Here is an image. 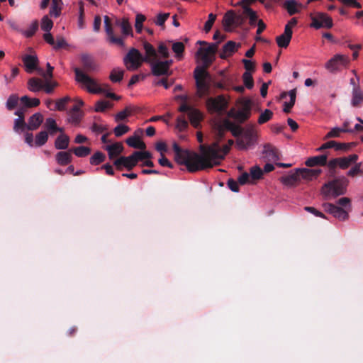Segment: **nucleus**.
Returning <instances> with one entry per match:
<instances>
[{
	"mask_svg": "<svg viewBox=\"0 0 363 363\" xmlns=\"http://www.w3.org/2000/svg\"><path fill=\"white\" fill-rule=\"evenodd\" d=\"M213 40H219L215 43H208L205 41H198L200 45H207L206 48H200L197 55L201 57L202 66H198L194 72V77L197 87V91H209L211 88L227 89L232 88L233 91H245L242 86H235L233 76L227 74L225 70L220 71L217 75L212 77L207 69L211 65L216 59L218 44L225 38L219 30H216L213 37Z\"/></svg>",
	"mask_w": 363,
	"mask_h": 363,
	"instance_id": "nucleus-1",
	"label": "nucleus"
},
{
	"mask_svg": "<svg viewBox=\"0 0 363 363\" xmlns=\"http://www.w3.org/2000/svg\"><path fill=\"white\" fill-rule=\"evenodd\" d=\"M172 148L174 152V160L179 164H184L190 172H195L207 168H211L206 161L204 152L201 154L196 153L189 150H184L179 147L177 143H174Z\"/></svg>",
	"mask_w": 363,
	"mask_h": 363,
	"instance_id": "nucleus-2",
	"label": "nucleus"
},
{
	"mask_svg": "<svg viewBox=\"0 0 363 363\" xmlns=\"http://www.w3.org/2000/svg\"><path fill=\"white\" fill-rule=\"evenodd\" d=\"M143 48L145 51V62L149 63L151 67V72L154 76L172 75V71L170 67L173 64L172 60H160L158 57L157 50L148 42H143Z\"/></svg>",
	"mask_w": 363,
	"mask_h": 363,
	"instance_id": "nucleus-3",
	"label": "nucleus"
},
{
	"mask_svg": "<svg viewBox=\"0 0 363 363\" xmlns=\"http://www.w3.org/2000/svg\"><path fill=\"white\" fill-rule=\"evenodd\" d=\"M47 72L42 73V78H32L28 81L30 91H53L58 84L52 79L54 67L47 63Z\"/></svg>",
	"mask_w": 363,
	"mask_h": 363,
	"instance_id": "nucleus-4",
	"label": "nucleus"
},
{
	"mask_svg": "<svg viewBox=\"0 0 363 363\" xmlns=\"http://www.w3.org/2000/svg\"><path fill=\"white\" fill-rule=\"evenodd\" d=\"M348 180L345 177H339L325 183L322 186V194L325 199L335 198L345 194Z\"/></svg>",
	"mask_w": 363,
	"mask_h": 363,
	"instance_id": "nucleus-5",
	"label": "nucleus"
},
{
	"mask_svg": "<svg viewBox=\"0 0 363 363\" xmlns=\"http://www.w3.org/2000/svg\"><path fill=\"white\" fill-rule=\"evenodd\" d=\"M229 150L230 147L228 145L220 147L218 144L215 143L203 150L206 161L208 164H211V167L218 165L220 164V160L228 154Z\"/></svg>",
	"mask_w": 363,
	"mask_h": 363,
	"instance_id": "nucleus-6",
	"label": "nucleus"
},
{
	"mask_svg": "<svg viewBox=\"0 0 363 363\" xmlns=\"http://www.w3.org/2000/svg\"><path fill=\"white\" fill-rule=\"evenodd\" d=\"M74 72L75 79L77 82L81 84L82 89H86V91H110L109 89L102 88L96 79L90 77L80 68L75 67Z\"/></svg>",
	"mask_w": 363,
	"mask_h": 363,
	"instance_id": "nucleus-7",
	"label": "nucleus"
},
{
	"mask_svg": "<svg viewBox=\"0 0 363 363\" xmlns=\"http://www.w3.org/2000/svg\"><path fill=\"white\" fill-rule=\"evenodd\" d=\"M206 107L209 113L218 115L223 114L228 106V100L223 95L209 97L206 100Z\"/></svg>",
	"mask_w": 363,
	"mask_h": 363,
	"instance_id": "nucleus-8",
	"label": "nucleus"
},
{
	"mask_svg": "<svg viewBox=\"0 0 363 363\" xmlns=\"http://www.w3.org/2000/svg\"><path fill=\"white\" fill-rule=\"evenodd\" d=\"M256 143L255 130L252 126L245 128L240 137L237 138L236 145L239 150H247Z\"/></svg>",
	"mask_w": 363,
	"mask_h": 363,
	"instance_id": "nucleus-9",
	"label": "nucleus"
},
{
	"mask_svg": "<svg viewBox=\"0 0 363 363\" xmlns=\"http://www.w3.org/2000/svg\"><path fill=\"white\" fill-rule=\"evenodd\" d=\"M145 56L143 57L138 50L131 48L123 58V62L127 69L135 70L138 69L143 62H145Z\"/></svg>",
	"mask_w": 363,
	"mask_h": 363,
	"instance_id": "nucleus-10",
	"label": "nucleus"
},
{
	"mask_svg": "<svg viewBox=\"0 0 363 363\" xmlns=\"http://www.w3.org/2000/svg\"><path fill=\"white\" fill-rule=\"evenodd\" d=\"M223 25L226 31H230L232 27H242L245 22V14H237L234 11H228L223 18Z\"/></svg>",
	"mask_w": 363,
	"mask_h": 363,
	"instance_id": "nucleus-11",
	"label": "nucleus"
},
{
	"mask_svg": "<svg viewBox=\"0 0 363 363\" xmlns=\"http://www.w3.org/2000/svg\"><path fill=\"white\" fill-rule=\"evenodd\" d=\"M323 207L325 212L333 215L334 218L340 221H345L349 218V211L340 206L330 203H325L323 204Z\"/></svg>",
	"mask_w": 363,
	"mask_h": 363,
	"instance_id": "nucleus-12",
	"label": "nucleus"
},
{
	"mask_svg": "<svg viewBox=\"0 0 363 363\" xmlns=\"http://www.w3.org/2000/svg\"><path fill=\"white\" fill-rule=\"evenodd\" d=\"M349 62L348 57L343 55H336L325 64V68L333 72L346 66Z\"/></svg>",
	"mask_w": 363,
	"mask_h": 363,
	"instance_id": "nucleus-13",
	"label": "nucleus"
},
{
	"mask_svg": "<svg viewBox=\"0 0 363 363\" xmlns=\"http://www.w3.org/2000/svg\"><path fill=\"white\" fill-rule=\"evenodd\" d=\"M104 28L108 36V40L112 44H116L121 47L124 46V40L122 37L114 35L111 18L108 16H104Z\"/></svg>",
	"mask_w": 363,
	"mask_h": 363,
	"instance_id": "nucleus-14",
	"label": "nucleus"
},
{
	"mask_svg": "<svg viewBox=\"0 0 363 363\" xmlns=\"http://www.w3.org/2000/svg\"><path fill=\"white\" fill-rule=\"evenodd\" d=\"M311 26L316 29L323 27L330 28L333 26V21L328 14L324 13H318L312 18Z\"/></svg>",
	"mask_w": 363,
	"mask_h": 363,
	"instance_id": "nucleus-15",
	"label": "nucleus"
},
{
	"mask_svg": "<svg viewBox=\"0 0 363 363\" xmlns=\"http://www.w3.org/2000/svg\"><path fill=\"white\" fill-rule=\"evenodd\" d=\"M83 105L82 100L79 101L78 104L73 106V107L67 113V122L77 125H78L83 118L84 113L80 110L79 107Z\"/></svg>",
	"mask_w": 363,
	"mask_h": 363,
	"instance_id": "nucleus-16",
	"label": "nucleus"
},
{
	"mask_svg": "<svg viewBox=\"0 0 363 363\" xmlns=\"http://www.w3.org/2000/svg\"><path fill=\"white\" fill-rule=\"evenodd\" d=\"M113 164L119 170L123 167L126 168L128 170L132 169L137 164V160L134 158L133 154L130 156H121L113 162Z\"/></svg>",
	"mask_w": 363,
	"mask_h": 363,
	"instance_id": "nucleus-17",
	"label": "nucleus"
},
{
	"mask_svg": "<svg viewBox=\"0 0 363 363\" xmlns=\"http://www.w3.org/2000/svg\"><path fill=\"white\" fill-rule=\"evenodd\" d=\"M292 29L289 23L285 26L284 33L276 38L277 45L281 48H286L292 38Z\"/></svg>",
	"mask_w": 363,
	"mask_h": 363,
	"instance_id": "nucleus-18",
	"label": "nucleus"
},
{
	"mask_svg": "<svg viewBox=\"0 0 363 363\" xmlns=\"http://www.w3.org/2000/svg\"><path fill=\"white\" fill-rule=\"evenodd\" d=\"M296 92H281L279 99L285 100L283 103V111L289 113L295 104Z\"/></svg>",
	"mask_w": 363,
	"mask_h": 363,
	"instance_id": "nucleus-19",
	"label": "nucleus"
},
{
	"mask_svg": "<svg viewBox=\"0 0 363 363\" xmlns=\"http://www.w3.org/2000/svg\"><path fill=\"white\" fill-rule=\"evenodd\" d=\"M354 146V143H341L335 140H330L323 143L320 147L317 149V151H323L329 148H334L335 150H347L351 147Z\"/></svg>",
	"mask_w": 363,
	"mask_h": 363,
	"instance_id": "nucleus-20",
	"label": "nucleus"
},
{
	"mask_svg": "<svg viewBox=\"0 0 363 363\" xmlns=\"http://www.w3.org/2000/svg\"><path fill=\"white\" fill-rule=\"evenodd\" d=\"M82 68L86 72H91L96 69V64L94 57L88 53H82L79 57Z\"/></svg>",
	"mask_w": 363,
	"mask_h": 363,
	"instance_id": "nucleus-21",
	"label": "nucleus"
},
{
	"mask_svg": "<svg viewBox=\"0 0 363 363\" xmlns=\"http://www.w3.org/2000/svg\"><path fill=\"white\" fill-rule=\"evenodd\" d=\"M240 46V43H236L234 41L230 40L223 45L222 50L219 54V57L221 59H226L235 53Z\"/></svg>",
	"mask_w": 363,
	"mask_h": 363,
	"instance_id": "nucleus-22",
	"label": "nucleus"
},
{
	"mask_svg": "<svg viewBox=\"0 0 363 363\" xmlns=\"http://www.w3.org/2000/svg\"><path fill=\"white\" fill-rule=\"evenodd\" d=\"M299 178L306 179V180H313L316 179L318 175L322 172L320 169H298Z\"/></svg>",
	"mask_w": 363,
	"mask_h": 363,
	"instance_id": "nucleus-23",
	"label": "nucleus"
},
{
	"mask_svg": "<svg viewBox=\"0 0 363 363\" xmlns=\"http://www.w3.org/2000/svg\"><path fill=\"white\" fill-rule=\"evenodd\" d=\"M22 60L28 72H33L37 68L38 63L37 56L26 55L23 57Z\"/></svg>",
	"mask_w": 363,
	"mask_h": 363,
	"instance_id": "nucleus-24",
	"label": "nucleus"
},
{
	"mask_svg": "<svg viewBox=\"0 0 363 363\" xmlns=\"http://www.w3.org/2000/svg\"><path fill=\"white\" fill-rule=\"evenodd\" d=\"M262 154L267 160L271 162H277L279 159L277 150L269 144L264 145Z\"/></svg>",
	"mask_w": 363,
	"mask_h": 363,
	"instance_id": "nucleus-25",
	"label": "nucleus"
},
{
	"mask_svg": "<svg viewBox=\"0 0 363 363\" xmlns=\"http://www.w3.org/2000/svg\"><path fill=\"white\" fill-rule=\"evenodd\" d=\"M328 156L326 155H320L309 157L305 162L308 167H314L317 165L324 166L327 164Z\"/></svg>",
	"mask_w": 363,
	"mask_h": 363,
	"instance_id": "nucleus-26",
	"label": "nucleus"
},
{
	"mask_svg": "<svg viewBox=\"0 0 363 363\" xmlns=\"http://www.w3.org/2000/svg\"><path fill=\"white\" fill-rule=\"evenodd\" d=\"M43 121V115L40 113H35L32 115L29 119L28 125V130H34L39 128Z\"/></svg>",
	"mask_w": 363,
	"mask_h": 363,
	"instance_id": "nucleus-27",
	"label": "nucleus"
},
{
	"mask_svg": "<svg viewBox=\"0 0 363 363\" xmlns=\"http://www.w3.org/2000/svg\"><path fill=\"white\" fill-rule=\"evenodd\" d=\"M72 150L69 151H60L58 152L55 155V160L60 165H67L72 162Z\"/></svg>",
	"mask_w": 363,
	"mask_h": 363,
	"instance_id": "nucleus-28",
	"label": "nucleus"
},
{
	"mask_svg": "<svg viewBox=\"0 0 363 363\" xmlns=\"http://www.w3.org/2000/svg\"><path fill=\"white\" fill-rule=\"evenodd\" d=\"M191 124L194 128H199L200 122L203 118V115L200 111L195 108H192L188 113Z\"/></svg>",
	"mask_w": 363,
	"mask_h": 363,
	"instance_id": "nucleus-29",
	"label": "nucleus"
},
{
	"mask_svg": "<svg viewBox=\"0 0 363 363\" xmlns=\"http://www.w3.org/2000/svg\"><path fill=\"white\" fill-rule=\"evenodd\" d=\"M227 115L228 117L233 118L239 123H243L250 118L249 116H247L240 108L236 110L235 108H233L228 112Z\"/></svg>",
	"mask_w": 363,
	"mask_h": 363,
	"instance_id": "nucleus-30",
	"label": "nucleus"
},
{
	"mask_svg": "<svg viewBox=\"0 0 363 363\" xmlns=\"http://www.w3.org/2000/svg\"><path fill=\"white\" fill-rule=\"evenodd\" d=\"M227 115L228 117L233 118L239 123H243L250 118L249 116H247L240 108L236 110L235 108H233L228 112Z\"/></svg>",
	"mask_w": 363,
	"mask_h": 363,
	"instance_id": "nucleus-31",
	"label": "nucleus"
},
{
	"mask_svg": "<svg viewBox=\"0 0 363 363\" xmlns=\"http://www.w3.org/2000/svg\"><path fill=\"white\" fill-rule=\"evenodd\" d=\"M359 157L357 154H352L347 157H338L339 167L342 169L348 168L352 164L355 163Z\"/></svg>",
	"mask_w": 363,
	"mask_h": 363,
	"instance_id": "nucleus-32",
	"label": "nucleus"
},
{
	"mask_svg": "<svg viewBox=\"0 0 363 363\" xmlns=\"http://www.w3.org/2000/svg\"><path fill=\"white\" fill-rule=\"evenodd\" d=\"M105 150L108 152V155L110 159L120 155L123 150V145L119 143H115L111 145H106Z\"/></svg>",
	"mask_w": 363,
	"mask_h": 363,
	"instance_id": "nucleus-33",
	"label": "nucleus"
},
{
	"mask_svg": "<svg viewBox=\"0 0 363 363\" xmlns=\"http://www.w3.org/2000/svg\"><path fill=\"white\" fill-rule=\"evenodd\" d=\"M69 143V138L62 133L60 135L55 141V147L57 150H66L67 149Z\"/></svg>",
	"mask_w": 363,
	"mask_h": 363,
	"instance_id": "nucleus-34",
	"label": "nucleus"
},
{
	"mask_svg": "<svg viewBox=\"0 0 363 363\" xmlns=\"http://www.w3.org/2000/svg\"><path fill=\"white\" fill-rule=\"evenodd\" d=\"M255 105V102L249 99H242L239 101V108L250 116L251 111Z\"/></svg>",
	"mask_w": 363,
	"mask_h": 363,
	"instance_id": "nucleus-35",
	"label": "nucleus"
},
{
	"mask_svg": "<svg viewBox=\"0 0 363 363\" xmlns=\"http://www.w3.org/2000/svg\"><path fill=\"white\" fill-rule=\"evenodd\" d=\"M281 181L286 185H292L298 181H300L298 169H296L294 172H291L289 175L282 177Z\"/></svg>",
	"mask_w": 363,
	"mask_h": 363,
	"instance_id": "nucleus-36",
	"label": "nucleus"
},
{
	"mask_svg": "<svg viewBox=\"0 0 363 363\" xmlns=\"http://www.w3.org/2000/svg\"><path fill=\"white\" fill-rule=\"evenodd\" d=\"M28 130V125L24 121L23 116L18 117L14 120L13 130L17 133H22Z\"/></svg>",
	"mask_w": 363,
	"mask_h": 363,
	"instance_id": "nucleus-37",
	"label": "nucleus"
},
{
	"mask_svg": "<svg viewBox=\"0 0 363 363\" xmlns=\"http://www.w3.org/2000/svg\"><path fill=\"white\" fill-rule=\"evenodd\" d=\"M243 14L249 18L250 26H254L257 21V15L250 7L247 5L243 6Z\"/></svg>",
	"mask_w": 363,
	"mask_h": 363,
	"instance_id": "nucleus-38",
	"label": "nucleus"
},
{
	"mask_svg": "<svg viewBox=\"0 0 363 363\" xmlns=\"http://www.w3.org/2000/svg\"><path fill=\"white\" fill-rule=\"evenodd\" d=\"M354 130L350 128H340V127L333 128L325 135V138H338L341 133H353Z\"/></svg>",
	"mask_w": 363,
	"mask_h": 363,
	"instance_id": "nucleus-39",
	"label": "nucleus"
},
{
	"mask_svg": "<svg viewBox=\"0 0 363 363\" xmlns=\"http://www.w3.org/2000/svg\"><path fill=\"white\" fill-rule=\"evenodd\" d=\"M176 100H181L182 104L179 108V111L180 112H189L190 110L193 108L191 106L189 105L186 101L188 100V96L186 94L177 95L175 96Z\"/></svg>",
	"mask_w": 363,
	"mask_h": 363,
	"instance_id": "nucleus-40",
	"label": "nucleus"
},
{
	"mask_svg": "<svg viewBox=\"0 0 363 363\" xmlns=\"http://www.w3.org/2000/svg\"><path fill=\"white\" fill-rule=\"evenodd\" d=\"M125 142L128 145L133 148H139L143 150L146 147L145 144L140 141L136 136H131L127 138Z\"/></svg>",
	"mask_w": 363,
	"mask_h": 363,
	"instance_id": "nucleus-41",
	"label": "nucleus"
},
{
	"mask_svg": "<svg viewBox=\"0 0 363 363\" xmlns=\"http://www.w3.org/2000/svg\"><path fill=\"white\" fill-rule=\"evenodd\" d=\"M124 70L120 68H114L111 72L109 78L112 82H119L123 79Z\"/></svg>",
	"mask_w": 363,
	"mask_h": 363,
	"instance_id": "nucleus-42",
	"label": "nucleus"
},
{
	"mask_svg": "<svg viewBox=\"0 0 363 363\" xmlns=\"http://www.w3.org/2000/svg\"><path fill=\"white\" fill-rule=\"evenodd\" d=\"M48 140V134L46 131H40L35 135V145L37 147L44 145Z\"/></svg>",
	"mask_w": 363,
	"mask_h": 363,
	"instance_id": "nucleus-43",
	"label": "nucleus"
},
{
	"mask_svg": "<svg viewBox=\"0 0 363 363\" xmlns=\"http://www.w3.org/2000/svg\"><path fill=\"white\" fill-rule=\"evenodd\" d=\"M72 152L78 157H84L91 152V149L86 146H79L72 150Z\"/></svg>",
	"mask_w": 363,
	"mask_h": 363,
	"instance_id": "nucleus-44",
	"label": "nucleus"
},
{
	"mask_svg": "<svg viewBox=\"0 0 363 363\" xmlns=\"http://www.w3.org/2000/svg\"><path fill=\"white\" fill-rule=\"evenodd\" d=\"M112 106L111 102L106 99L100 100L96 102L94 111L96 112H104Z\"/></svg>",
	"mask_w": 363,
	"mask_h": 363,
	"instance_id": "nucleus-45",
	"label": "nucleus"
},
{
	"mask_svg": "<svg viewBox=\"0 0 363 363\" xmlns=\"http://www.w3.org/2000/svg\"><path fill=\"white\" fill-rule=\"evenodd\" d=\"M21 103L26 107L37 106L40 104V100L37 98H29L28 96H23L21 98Z\"/></svg>",
	"mask_w": 363,
	"mask_h": 363,
	"instance_id": "nucleus-46",
	"label": "nucleus"
},
{
	"mask_svg": "<svg viewBox=\"0 0 363 363\" xmlns=\"http://www.w3.org/2000/svg\"><path fill=\"white\" fill-rule=\"evenodd\" d=\"M172 50L176 54V57L178 60H181L183 57V53L184 51V45L182 42H176L172 45Z\"/></svg>",
	"mask_w": 363,
	"mask_h": 363,
	"instance_id": "nucleus-47",
	"label": "nucleus"
},
{
	"mask_svg": "<svg viewBox=\"0 0 363 363\" xmlns=\"http://www.w3.org/2000/svg\"><path fill=\"white\" fill-rule=\"evenodd\" d=\"M105 159L106 155L103 152L98 151L90 157V164L92 165H98L103 162Z\"/></svg>",
	"mask_w": 363,
	"mask_h": 363,
	"instance_id": "nucleus-48",
	"label": "nucleus"
},
{
	"mask_svg": "<svg viewBox=\"0 0 363 363\" xmlns=\"http://www.w3.org/2000/svg\"><path fill=\"white\" fill-rule=\"evenodd\" d=\"M363 103V92H352L351 99V106L353 107H358Z\"/></svg>",
	"mask_w": 363,
	"mask_h": 363,
	"instance_id": "nucleus-49",
	"label": "nucleus"
},
{
	"mask_svg": "<svg viewBox=\"0 0 363 363\" xmlns=\"http://www.w3.org/2000/svg\"><path fill=\"white\" fill-rule=\"evenodd\" d=\"M273 116V112L269 109H265L259 115L257 123L259 124H263L269 121Z\"/></svg>",
	"mask_w": 363,
	"mask_h": 363,
	"instance_id": "nucleus-50",
	"label": "nucleus"
},
{
	"mask_svg": "<svg viewBox=\"0 0 363 363\" xmlns=\"http://www.w3.org/2000/svg\"><path fill=\"white\" fill-rule=\"evenodd\" d=\"M297 3L295 0H288L284 3V7L289 15L292 16L298 12L296 9Z\"/></svg>",
	"mask_w": 363,
	"mask_h": 363,
	"instance_id": "nucleus-51",
	"label": "nucleus"
},
{
	"mask_svg": "<svg viewBox=\"0 0 363 363\" xmlns=\"http://www.w3.org/2000/svg\"><path fill=\"white\" fill-rule=\"evenodd\" d=\"M242 79L244 85L247 89H252L253 88L254 80L250 72H245L242 74Z\"/></svg>",
	"mask_w": 363,
	"mask_h": 363,
	"instance_id": "nucleus-52",
	"label": "nucleus"
},
{
	"mask_svg": "<svg viewBox=\"0 0 363 363\" xmlns=\"http://www.w3.org/2000/svg\"><path fill=\"white\" fill-rule=\"evenodd\" d=\"M355 164L347 172L348 177H354L357 174H363L362 162H355Z\"/></svg>",
	"mask_w": 363,
	"mask_h": 363,
	"instance_id": "nucleus-53",
	"label": "nucleus"
},
{
	"mask_svg": "<svg viewBox=\"0 0 363 363\" xmlns=\"http://www.w3.org/2000/svg\"><path fill=\"white\" fill-rule=\"evenodd\" d=\"M133 155L137 160V163L139 161L152 158V154L148 151H135L133 153Z\"/></svg>",
	"mask_w": 363,
	"mask_h": 363,
	"instance_id": "nucleus-54",
	"label": "nucleus"
},
{
	"mask_svg": "<svg viewBox=\"0 0 363 363\" xmlns=\"http://www.w3.org/2000/svg\"><path fill=\"white\" fill-rule=\"evenodd\" d=\"M38 29V21H33L26 30H22L21 33L27 38H31Z\"/></svg>",
	"mask_w": 363,
	"mask_h": 363,
	"instance_id": "nucleus-55",
	"label": "nucleus"
},
{
	"mask_svg": "<svg viewBox=\"0 0 363 363\" xmlns=\"http://www.w3.org/2000/svg\"><path fill=\"white\" fill-rule=\"evenodd\" d=\"M121 28L122 33L123 35L125 36V35H128L130 34L132 35V33H133L132 27L127 18H123L122 19Z\"/></svg>",
	"mask_w": 363,
	"mask_h": 363,
	"instance_id": "nucleus-56",
	"label": "nucleus"
},
{
	"mask_svg": "<svg viewBox=\"0 0 363 363\" xmlns=\"http://www.w3.org/2000/svg\"><path fill=\"white\" fill-rule=\"evenodd\" d=\"M129 130L130 128L128 125L120 123L114 128L113 133L116 137H121L128 133Z\"/></svg>",
	"mask_w": 363,
	"mask_h": 363,
	"instance_id": "nucleus-57",
	"label": "nucleus"
},
{
	"mask_svg": "<svg viewBox=\"0 0 363 363\" xmlns=\"http://www.w3.org/2000/svg\"><path fill=\"white\" fill-rule=\"evenodd\" d=\"M146 17L141 14L138 13L135 17V30L138 33H140L143 30V22L145 21Z\"/></svg>",
	"mask_w": 363,
	"mask_h": 363,
	"instance_id": "nucleus-58",
	"label": "nucleus"
},
{
	"mask_svg": "<svg viewBox=\"0 0 363 363\" xmlns=\"http://www.w3.org/2000/svg\"><path fill=\"white\" fill-rule=\"evenodd\" d=\"M262 174V170L259 166L255 165L250 168V175L252 179H261Z\"/></svg>",
	"mask_w": 363,
	"mask_h": 363,
	"instance_id": "nucleus-59",
	"label": "nucleus"
},
{
	"mask_svg": "<svg viewBox=\"0 0 363 363\" xmlns=\"http://www.w3.org/2000/svg\"><path fill=\"white\" fill-rule=\"evenodd\" d=\"M70 101L69 96H65L58 99L55 104V110L62 111L65 108L66 104Z\"/></svg>",
	"mask_w": 363,
	"mask_h": 363,
	"instance_id": "nucleus-60",
	"label": "nucleus"
},
{
	"mask_svg": "<svg viewBox=\"0 0 363 363\" xmlns=\"http://www.w3.org/2000/svg\"><path fill=\"white\" fill-rule=\"evenodd\" d=\"M18 100H19V99L16 95L11 94L7 99V101L6 104V106L7 109L10 110V111L13 109L18 104Z\"/></svg>",
	"mask_w": 363,
	"mask_h": 363,
	"instance_id": "nucleus-61",
	"label": "nucleus"
},
{
	"mask_svg": "<svg viewBox=\"0 0 363 363\" xmlns=\"http://www.w3.org/2000/svg\"><path fill=\"white\" fill-rule=\"evenodd\" d=\"M337 204L343 209H346L350 211L351 210V202L350 199L347 197H342L337 200Z\"/></svg>",
	"mask_w": 363,
	"mask_h": 363,
	"instance_id": "nucleus-62",
	"label": "nucleus"
},
{
	"mask_svg": "<svg viewBox=\"0 0 363 363\" xmlns=\"http://www.w3.org/2000/svg\"><path fill=\"white\" fill-rule=\"evenodd\" d=\"M52 26L53 22L48 16H44L41 23L42 30L49 32L52 29Z\"/></svg>",
	"mask_w": 363,
	"mask_h": 363,
	"instance_id": "nucleus-63",
	"label": "nucleus"
},
{
	"mask_svg": "<svg viewBox=\"0 0 363 363\" xmlns=\"http://www.w3.org/2000/svg\"><path fill=\"white\" fill-rule=\"evenodd\" d=\"M176 127L179 131H184L188 127V122L183 116H179L177 118Z\"/></svg>",
	"mask_w": 363,
	"mask_h": 363,
	"instance_id": "nucleus-64",
	"label": "nucleus"
}]
</instances>
